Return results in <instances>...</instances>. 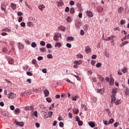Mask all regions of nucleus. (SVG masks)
Masks as SVG:
<instances>
[{
	"mask_svg": "<svg viewBox=\"0 0 129 129\" xmlns=\"http://www.w3.org/2000/svg\"><path fill=\"white\" fill-rule=\"evenodd\" d=\"M66 46L68 47V48H71V47H72V45L70 43H67Z\"/></svg>",
	"mask_w": 129,
	"mask_h": 129,
	"instance_id": "680f3d73",
	"label": "nucleus"
},
{
	"mask_svg": "<svg viewBox=\"0 0 129 129\" xmlns=\"http://www.w3.org/2000/svg\"><path fill=\"white\" fill-rule=\"evenodd\" d=\"M102 91H103V90L102 89L97 90V93H100V94H102Z\"/></svg>",
	"mask_w": 129,
	"mask_h": 129,
	"instance_id": "e433bc0d",
	"label": "nucleus"
},
{
	"mask_svg": "<svg viewBox=\"0 0 129 129\" xmlns=\"http://www.w3.org/2000/svg\"><path fill=\"white\" fill-rule=\"evenodd\" d=\"M97 10L99 13H102L103 12V8H102V7L101 6H98Z\"/></svg>",
	"mask_w": 129,
	"mask_h": 129,
	"instance_id": "423d86ee",
	"label": "nucleus"
},
{
	"mask_svg": "<svg viewBox=\"0 0 129 129\" xmlns=\"http://www.w3.org/2000/svg\"><path fill=\"white\" fill-rule=\"evenodd\" d=\"M123 11V8H122V7H120L118 9V13L119 14H121V13H122Z\"/></svg>",
	"mask_w": 129,
	"mask_h": 129,
	"instance_id": "cd10ccee",
	"label": "nucleus"
},
{
	"mask_svg": "<svg viewBox=\"0 0 129 129\" xmlns=\"http://www.w3.org/2000/svg\"><path fill=\"white\" fill-rule=\"evenodd\" d=\"M69 10H70L69 7H66L65 9L66 13H68V12H69Z\"/></svg>",
	"mask_w": 129,
	"mask_h": 129,
	"instance_id": "69168bd1",
	"label": "nucleus"
},
{
	"mask_svg": "<svg viewBox=\"0 0 129 129\" xmlns=\"http://www.w3.org/2000/svg\"><path fill=\"white\" fill-rule=\"evenodd\" d=\"M125 94L126 96L128 95L129 94V89L127 88H126L125 90Z\"/></svg>",
	"mask_w": 129,
	"mask_h": 129,
	"instance_id": "473e14b6",
	"label": "nucleus"
},
{
	"mask_svg": "<svg viewBox=\"0 0 129 129\" xmlns=\"http://www.w3.org/2000/svg\"><path fill=\"white\" fill-rule=\"evenodd\" d=\"M7 97L9 99H13L16 97V94L14 93V92H11L7 95Z\"/></svg>",
	"mask_w": 129,
	"mask_h": 129,
	"instance_id": "f03ea898",
	"label": "nucleus"
},
{
	"mask_svg": "<svg viewBox=\"0 0 129 129\" xmlns=\"http://www.w3.org/2000/svg\"><path fill=\"white\" fill-rule=\"evenodd\" d=\"M43 56H38L37 57V60H38V61H41V60H43Z\"/></svg>",
	"mask_w": 129,
	"mask_h": 129,
	"instance_id": "052dcab7",
	"label": "nucleus"
},
{
	"mask_svg": "<svg viewBox=\"0 0 129 129\" xmlns=\"http://www.w3.org/2000/svg\"><path fill=\"white\" fill-rule=\"evenodd\" d=\"M77 57L78 58H81V59H82V58H83V55L79 53V54L77 55Z\"/></svg>",
	"mask_w": 129,
	"mask_h": 129,
	"instance_id": "79ce46f5",
	"label": "nucleus"
},
{
	"mask_svg": "<svg viewBox=\"0 0 129 129\" xmlns=\"http://www.w3.org/2000/svg\"><path fill=\"white\" fill-rule=\"evenodd\" d=\"M118 92V89L116 88H114L112 89L111 93L112 95H111V104H113V102L116 100V98H115V94L117 93Z\"/></svg>",
	"mask_w": 129,
	"mask_h": 129,
	"instance_id": "f257e3e1",
	"label": "nucleus"
},
{
	"mask_svg": "<svg viewBox=\"0 0 129 129\" xmlns=\"http://www.w3.org/2000/svg\"><path fill=\"white\" fill-rule=\"evenodd\" d=\"M33 91L34 92H36V93H39V91H40V90L38 89H33Z\"/></svg>",
	"mask_w": 129,
	"mask_h": 129,
	"instance_id": "a19ab883",
	"label": "nucleus"
},
{
	"mask_svg": "<svg viewBox=\"0 0 129 129\" xmlns=\"http://www.w3.org/2000/svg\"><path fill=\"white\" fill-rule=\"evenodd\" d=\"M114 38H115V36L111 35V36L107 37L105 39H104V41H110L112 40Z\"/></svg>",
	"mask_w": 129,
	"mask_h": 129,
	"instance_id": "7ed1b4c3",
	"label": "nucleus"
},
{
	"mask_svg": "<svg viewBox=\"0 0 129 129\" xmlns=\"http://www.w3.org/2000/svg\"><path fill=\"white\" fill-rule=\"evenodd\" d=\"M77 96H75V97H73L72 100H73L74 101H76V100H77Z\"/></svg>",
	"mask_w": 129,
	"mask_h": 129,
	"instance_id": "e2e57ef3",
	"label": "nucleus"
},
{
	"mask_svg": "<svg viewBox=\"0 0 129 129\" xmlns=\"http://www.w3.org/2000/svg\"><path fill=\"white\" fill-rule=\"evenodd\" d=\"M3 31L5 32H8V33H10L11 32V29H9V28H6L3 29Z\"/></svg>",
	"mask_w": 129,
	"mask_h": 129,
	"instance_id": "ea45409f",
	"label": "nucleus"
},
{
	"mask_svg": "<svg viewBox=\"0 0 129 129\" xmlns=\"http://www.w3.org/2000/svg\"><path fill=\"white\" fill-rule=\"evenodd\" d=\"M129 39V34H127V35H125V37H124L123 38L121 39L122 42H123L125 40H128Z\"/></svg>",
	"mask_w": 129,
	"mask_h": 129,
	"instance_id": "6ab92c4d",
	"label": "nucleus"
},
{
	"mask_svg": "<svg viewBox=\"0 0 129 129\" xmlns=\"http://www.w3.org/2000/svg\"><path fill=\"white\" fill-rule=\"evenodd\" d=\"M18 47L19 49H20L21 50H24V45H23V44L19 42L18 44Z\"/></svg>",
	"mask_w": 129,
	"mask_h": 129,
	"instance_id": "0eeeda50",
	"label": "nucleus"
},
{
	"mask_svg": "<svg viewBox=\"0 0 129 129\" xmlns=\"http://www.w3.org/2000/svg\"><path fill=\"white\" fill-rule=\"evenodd\" d=\"M76 27L77 29H79L81 27V22L77 21L76 22Z\"/></svg>",
	"mask_w": 129,
	"mask_h": 129,
	"instance_id": "1a4fd4ad",
	"label": "nucleus"
},
{
	"mask_svg": "<svg viewBox=\"0 0 129 129\" xmlns=\"http://www.w3.org/2000/svg\"><path fill=\"white\" fill-rule=\"evenodd\" d=\"M46 48H47L48 49H51V48H52V45H51L50 44L47 43L46 44Z\"/></svg>",
	"mask_w": 129,
	"mask_h": 129,
	"instance_id": "58836bf2",
	"label": "nucleus"
},
{
	"mask_svg": "<svg viewBox=\"0 0 129 129\" xmlns=\"http://www.w3.org/2000/svg\"><path fill=\"white\" fill-rule=\"evenodd\" d=\"M82 110L83 111H86L87 110V107L85 104L81 105Z\"/></svg>",
	"mask_w": 129,
	"mask_h": 129,
	"instance_id": "9b49d317",
	"label": "nucleus"
},
{
	"mask_svg": "<svg viewBox=\"0 0 129 129\" xmlns=\"http://www.w3.org/2000/svg\"><path fill=\"white\" fill-rule=\"evenodd\" d=\"M128 43H129L128 41H123L122 43H121L120 44V47H123V46H124V45H127V44H128Z\"/></svg>",
	"mask_w": 129,
	"mask_h": 129,
	"instance_id": "f8f14e48",
	"label": "nucleus"
},
{
	"mask_svg": "<svg viewBox=\"0 0 129 129\" xmlns=\"http://www.w3.org/2000/svg\"><path fill=\"white\" fill-rule=\"evenodd\" d=\"M78 17L80 19L82 18V13H79Z\"/></svg>",
	"mask_w": 129,
	"mask_h": 129,
	"instance_id": "338daca9",
	"label": "nucleus"
},
{
	"mask_svg": "<svg viewBox=\"0 0 129 129\" xmlns=\"http://www.w3.org/2000/svg\"><path fill=\"white\" fill-rule=\"evenodd\" d=\"M118 124H119V123L118 122H116L114 123V126H115V127H117Z\"/></svg>",
	"mask_w": 129,
	"mask_h": 129,
	"instance_id": "8fccbe9b",
	"label": "nucleus"
},
{
	"mask_svg": "<svg viewBox=\"0 0 129 129\" xmlns=\"http://www.w3.org/2000/svg\"><path fill=\"white\" fill-rule=\"evenodd\" d=\"M15 123L16 124V125H18L19 126H24V122H16L15 121Z\"/></svg>",
	"mask_w": 129,
	"mask_h": 129,
	"instance_id": "6e6552de",
	"label": "nucleus"
},
{
	"mask_svg": "<svg viewBox=\"0 0 129 129\" xmlns=\"http://www.w3.org/2000/svg\"><path fill=\"white\" fill-rule=\"evenodd\" d=\"M11 6L12 9L13 10H16V9H17V5L14 3H11Z\"/></svg>",
	"mask_w": 129,
	"mask_h": 129,
	"instance_id": "aec40b11",
	"label": "nucleus"
},
{
	"mask_svg": "<svg viewBox=\"0 0 129 129\" xmlns=\"http://www.w3.org/2000/svg\"><path fill=\"white\" fill-rule=\"evenodd\" d=\"M15 112H16V113H20L21 110H20L19 108H16L15 110Z\"/></svg>",
	"mask_w": 129,
	"mask_h": 129,
	"instance_id": "c03bdc74",
	"label": "nucleus"
},
{
	"mask_svg": "<svg viewBox=\"0 0 129 129\" xmlns=\"http://www.w3.org/2000/svg\"><path fill=\"white\" fill-rule=\"evenodd\" d=\"M73 111L74 113H78V112H79V110L76 108H75L73 109Z\"/></svg>",
	"mask_w": 129,
	"mask_h": 129,
	"instance_id": "bb28decb",
	"label": "nucleus"
},
{
	"mask_svg": "<svg viewBox=\"0 0 129 129\" xmlns=\"http://www.w3.org/2000/svg\"><path fill=\"white\" fill-rule=\"evenodd\" d=\"M55 47H61V43H56L55 45Z\"/></svg>",
	"mask_w": 129,
	"mask_h": 129,
	"instance_id": "3c124183",
	"label": "nucleus"
},
{
	"mask_svg": "<svg viewBox=\"0 0 129 129\" xmlns=\"http://www.w3.org/2000/svg\"><path fill=\"white\" fill-rule=\"evenodd\" d=\"M74 77H76V78H77V80H78V81H80V80H81V78H80V77H79V76H77L76 75H74Z\"/></svg>",
	"mask_w": 129,
	"mask_h": 129,
	"instance_id": "c9c22d12",
	"label": "nucleus"
},
{
	"mask_svg": "<svg viewBox=\"0 0 129 129\" xmlns=\"http://www.w3.org/2000/svg\"><path fill=\"white\" fill-rule=\"evenodd\" d=\"M77 7L79 9V10H80V12L82 11V6H81V4L78 3L77 4Z\"/></svg>",
	"mask_w": 129,
	"mask_h": 129,
	"instance_id": "5701e85b",
	"label": "nucleus"
},
{
	"mask_svg": "<svg viewBox=\"0 0 129 129\" xmlns=\"http://www.w3.org/2000/svg\"><path fill=\"white\" fill-rule=\"evenodd\" d=\"M80 35H81V36H83V35H84V31L83 30H81Z\"/></svg>",
	"mask_w": 129,
	"mask_h": 129,
	"instance_id": "774afa93",
	"label": "nucleus"
},
{
	"mask_svg": "<svg viewBox=\"0 0 129 129\" xmlns=\"http://www.w3.org/2000/svg\"><path fill=\"white\" fill-rule=\"evenodd\" d=\"M41 116H42V117L43 118H48V117H49V114H47V113H42L41 114Z\"/></svg>",
	"mask_w": 129,
	"mask_h": 129,
	"instance_id": "f3484780",
	"label": "nucleus"
},
{
	"mask_svg": "<svg viewBox=\"0 0 129 129\" xmlns=\"http://www.w3.org/2000/svg\"><path fill=\"white\" fill-rule=\"evenodd\" d=\"M114 103L116 104V105H119L121 103V102H120V100H117L113 102V104Z\"/></svg>",
	"mask_w": 129,
	"mask_h": 129,
	"instance_id": "dca6fc26",
	"label": "nucleus"
},
{
	"mask_svg": "<svg viewBox=\"0 0 129 129\" xmlns=\"http://www.w3.org/2000/svg\"><path fill=\"white\" fill-rule=\"evenodd\" d=\"M43 93L44 94V96L45 97H48V95H49V91L47 89L45 90L43 92Z\"/></svg>",
	"mask_w": 129,
	"mask_h": 129,
	"instance_id": "ddd939ff",
	"label": "nucleus"
},
{
	"mask_svg": "<svg viewBox=\"0 0 129 129\" xmlns=\"http://www.w3.org/2000/svg\"><path fill=\"white\" fill-rule=\"evenodd\" d=\"M67 41H74V37L72 36H69L67 38Z\"/></svg>",
	"mask_w": 129,
	"mask_h": 129,
	"instance_id": "a878e982",
	"label": "nucleus"
},
{
	"mask_svg": "<svg viewBox=\"0 0 129 129\" xmlns=\"http://www.w3.org/2000/svg\"><path fill=\"white\" fill-rule=\"evenodd\" d=\"M85 52H86V53H90V52H91V49L90 48V47H89V46H87L86 47Z\"/></svg>",
	"mask_w": 129,
	"mask_h": 129,
	"instance_id": "2eb2a0df",
	"label": "nucleus"
},
{
	"mask_svg": "<svg viewBox=\"0 0 129 129\" xmlns=\"http://www.w3.org/2000/svg\"><path fill=\"white\" fill-rule=\"evenodd\" d=\"M59 126L60 127H63V126H64V123H63V122H60L59 123Z\"/></svg>",
	"mask_w": 129,
	"mask_h": 129,
	"instance_id": "49530a36",
	"label": "nucleus"
},
{
	"mask_svg": "<svg viewBox=\"0 0 129 129\" xmlns=\"http://www.w3.org/2000/svg\"><path fill=\"white\" fill-rule=\"evenodd\" d=\"M59 30H60V31H63V32L66 31V28L63 26H60L59 28H58Z\"/></svg>",
	"mask_w": 129,
	"mask_h": 129,
	"instance_id": "393cba45",
	"label": "nucleus"
},
{
	"mask_svg": "<svg viewBox=\"0 0 129 129\" xmlns=\"http://www.w3.org/2000/svg\"><path fill=\"white\" fill-rule=\"evenodd\" d=\"M75 4V3L73 1H71L70 2V6H74Z\"/></svg>",
	"mask_w": 129,
	"mask_h": 129,
	"instance_id": "4d7b16f0",
	"label": "nucleus"
},
{
	"mask_svg": "<svg viewBox=\"0 0 129 129\" xmlns=\"http://www.w3.org/2000/svg\"><path fill=\"white\" fill-rule=\"evenodd\" d=\"M125 24V20H121L120 21V25H124Z\"/></svg>",
	"mask_w": 129,
	"mask_h": 129,
	"instance_id": "a18cd8bd",
	"label": "nucleus"
},
{
	"mask_svg": "<svg viewBox=\"0 0 129 129\" xmlns=\"http://www.w3.org/2000/svg\"><path fill=\"white\" fill-rule=\"evenodd\" d=\"M74 64L75 65H80V64H82V60H75L74 61Z\"/></svg>",
	"mask_w": 129,
	"mask_h": 129,
	"instance_id": "9d476101",
	"label": "nucleus"
},
{
	"mask_svg": "<svg viewBox=\"0 0 129 129\" xmlns=\"http://www.w3.org/2000/svg\"><path fill=\"white\" fill-rule=\"evenodd\" d=\"M96 67H97V68H99V67H101V63L100 62H98L96 64Z\"/></svg>",
	"mask_w": 129,
	"mask_h": 129,
	"instance_id": "864d4df0",
	"label": "nucleus"
},
{
	"mask_svg": "<svg viewBox=\"0 0 129 129\" xmlns=\"http://www.w3.org/2000/svg\"><path fill=\"white\" fill-rule=\"evenodd\" d=\"M26 74H27V75H28V76H33V74L31 73L30 72H27L26 73Z\"/></svg>",
	"mask_w": 129,
	"mask_h": 129,
	"instance_id": "de8ad7c7",
	"label": "nucleus"
},
{
	"mask_svg": "<svg viewBox=\"0 0 129 129\" xmlns=\"http://www.w3.org/2000/svg\"><path fill=\"white\" fill-rule=\"evenodd\" d=\"M53 39L54 41H58L59 40V35L58 34H55L53 36Z\"/></svg>",
	"mask_w": 129,
	"mask_h": 129,
	"instance_id": "a211bd4d",
	"label": "nucleus"
},
{
	"mask_svg": "<svg viewBox=\"0 0 129 129\" xmlns=\"http://www.w3.org/2000/svg\"><path fill=\"white\" fill-rule=\"evenodd\" d=\"M32 63L34 65H37V60L36 59H33L32 61Z\"/></svg>",
	"mask_w": 129,
	"mask_h": 129,
	"instance_id": "37998d69",
	"label": "nucleus"
},
{
	"mask_svg": "<svg viewBox=\"0 0 129 129\" xmlns=\"http://www.w3.org/2000/svg\"><path fill=\"white\" fill-rule=\"evenodd\" d=\"M8 62H9V64H14V63H15V61H14V59H13L11 57L9 58Z\"/></svg>",
	"mask_w": 129,
	"mask_h": 129,
	"instance_id": "4468645a",
	"label": "nucleus"
},
{
	"mask_svg": "<svg viewBox=\"0 0 129 129\" xmlns=\"http://www.w3.org/2000/svg\"><path fill=\"white\" fill-rule=\"evenodd\" d=\"M88 124L90 125V126H91V127H94L95 126V123L91 121L89 122Z\"/></svg>",
	"mask_w": 129,
	"mask_h": 129,
	"instance_id": "412c9836",
	"label": "nucleus"
},
{
	"mask_svg": "<svg viewBox=\"0 0 129 129\" xmlns=\"http://www.w3.org/2000/svg\"><path fill=\"white\" fill-rule=\"evenodd\" d=\"M27 26L28 27H32V26H33V23H32V22H28L27 23Z\"/></svg>",
	"mask_w": 129,
	"mask_h": 129,
	"instance_id": "13d9d810",
	"label": "nucleus"
},
{
	"mask_svg": "<svg viewBox=\"0 0 129 129\" xmlns=\"http://www.w3.org/2000/svg\"><path fill=\"white\" fill-rule=\"evenodd\" d=\"M114 122V119L113 118H111L108 121L109 124H111V123H113Z\"/></svg>",
	"mask_w": 129,
	"mask_h": 129,
	"instance_id": "2f4dec72",
	"label": "nucleus"
},
{
	"mask_svg": "<svg viewBox=\"0 0 129 129\" xmlns=\"http://www.w3.org/2000/svg\"><path fill=\"white\" fill-rule=\"evenodd\" d=\"M86 14L87 16H88V17H90L91 18H92V17H93V13L90 11H87L86 12Z\"/></svg>",
	"mask_w": 129,
	"mask_h": 129,
	"instance_id": "39448f33",
	"label": "nucleus"
},
{
	"mask_svg": "<svg viewBox=\"0 0 129 129\" xmlns=\"http://www.w3.org/2000/svg\"><path fill=\"white\" fill-rule=\"evenodd\" d=\"M67 21L68 22V23H71V22H72V19H71V17H70V16H68L67 18Z\"/></svg>",
	"mask_w": 129,
	"mask_h": 129,
	"instance_id": "c756f323",
	"label": "nucleus"
},
{
	"mask_svg": "<svg viewBox=\"0 0 129 129\" xmlns=\"http://www.w3.org/2000/svg\"><path fill=\"white\" fill-rule=\"evenodd\" d=\"M58 6L62 7V6L64 5V3H63V1H62V0H59V3H58Z\"/></svg>",
	"mask_w": 129,
	"mask_h": 129,
	"instance_id": "72a5a7b5",
	"label": "nucleus"
},
{
	"mask_svg": "<svg viewBox=\"0 0 129 129\" xmlns=\"http://www.w3.org/2000/svg\"><path fill=\"white\" fill-rule=\"evenodd\" d=\"M47 57L48 58V59H52L53 58V56H52V54H48Z\"/></svg>",
	"mask_w": 129,
	"mask_h": 129,
	"instance_id": "09e8293b",
	"label": "nucleus"
},
{
	"mask_svg": "<svg viewBox=\"0 0 129 129\" xmlns=\"http://www.w3.org/2000/svg\"><path fill=\"white\" fill-rule=\"evenodd\" d=\"M40 51L42 52V53H44V52H46V49L45 48L42 47L40 49Z\"/></svg>",
	"mask_w": 129,
	"mask_h": 129,
	"instance_id": "f704fd0d",
	"label": "nucleus"
},
{
	"mask_svg": "<svg viewBox=\"0 0 129 129\" xmlns=\"http://www.w3.org/2000/svg\"><path fill=\"white\" fill-rule=\"evenodd\" d=\"M83 124V122L81 120L78 121V125H82Z\"/></svg>",
	"mask_w": 129,
	"mask_h": 129,
	"instance_id": "bf43d9fd",
	"label": "nucleus"
},
{
	"mask_svg": "<svg viewBox=\"0 0 129 129\" xmlns=\"http://www.w3.org/2000/svg\"><path fill=\"white\" fill-rule=\"evenodd\" d=\"M122 72H123L124 74L126 73V72H127V68L125 67L123 68L122 70Z\"/></svg>",
	"mask_w": 129,
	"mask_h": 129,
	"instance_id": "7c9ffc66",
	"label": "nucleus"
},
{
	"mask_svg": "<svg viewBox=\"0 0 129 129\" xmlns=\"http://www.w3.org/2000/svg\"><path fill=\"white\" fill-rule=\"evenodd\" d=\"M46 101H47V102H51V101H52V99H51V98L48 97L46 98Z\"/></svg>",
	"mask_w": 129,
	"mask_h": 129,
	"instance_id": "6e6d98bb",
	"label": "nucleus"
},
{
	"mask_svg": "<svg viewBox=\"0 0 129 129\" xmlns=\"http://www.w3.org/2000/svg\"><path fill=\"white\" fill-rule=\"evenodd\" d=\"M54 107V104H52L49 108V110H51L52 108Z\"/></svg>",
	"mask_w": 129,
	"mask_h": 129,
	"instance_id": "0e129e2a",
	"label": "nucleus"
},
{
	"mask_svg": "<svg viewBox=\"0 0 129 129\" xmlns=\"http://www.w3.org/2000/svg\"><path fill=\"white\" fill-rule=\"evenodd\" d=\"M70 12V14H71V15H73V14H74V13H75V11L74 10V8H71Z\"/></svg>",
	"mask_w": 129,
	"mask_h": 129,
	"instance_id": "c85d7f7f",
	"label": "nucleus"
},
{
	"mask_svg": "<svg viewBox=\"0 0 129 129\" xmlns=\"http://www.w3.org/2000/svg\"><path fill=\"white\" fill-rule=\"evenodd\" d=\"M113 83H114V79H113V78H110L109 81L110 85H113Z\"/></svg>",
	"mask_w": 129,
	"mask_h": 129,
	"instance_id": "4be33fe9",
	"label": "nucleus"
},
{
	"mask_svg": "<svg viewBox=\"0 0 129 129\" xmlns=\"http://www.w3.org/2000/svg\"><path fill=\"white\" fill-rule=\"evenodd\" d=\"M24 109L26 111L32 110V109H33V105L30 106H26L24 107Z\"/></svg>",
	"mask_w": 129,
	"mask_h": 129,
	"instance_id": "20e7f679",
	"label": "nucleus"
},
{
	"mask_svg": "<svg viewBox=\"0 0 129 129\" xmlns=\"http://www.w3.org/2000/svg\"><path fill=\"white\" fill-rule=\"evenodd\" d=\"M17 15L19 17H21V16H23V13L22 12H18L17 13Z\"/></svg>",
	"mask_w": 129,
	"mask_h": 129,
	"instance_id": "5fc2aeb1",
	"label": "nucleus"
},
{
	"mask_svg": "<svg viewBox=\"0 0 129 129\" xmlns=\"http://www.w3.org/2000/svg\"><path fill=\"white\" fill-rule=\"evenodd\" d=\"M31 47H32V48H35V47H37V44L35 42H32L31 44Z\"/></svg>",
	"mask_w": 129,
	"mask_h": 129,
	"instance_id": "4c0bfd02",
	"label": "nucleus"
},
{
	"mask_svg": "<svg viewBox=\"0 0 129 129\" xmlns=\"http://www.w3.org/2000/svg\"><path fill=\"white\" fill-rule=\"evenodd\" d=\"M45 7L44 5H41L38 6V8L40 10V11H41V12L43 11V10H44V9H45Z\"/></svg>",
	"mask_w": 129,
	"mask_h": 129,
	"instance_id": "b1692460",
	"label": "nucleus"
},
{
	"mask_svg": "<svg viewBox=\"0 0 129 129\" xmlns=\"http://www.w3.org/2000/svg\"><path fill=\"white\" fill-rule=\"evenodd\" d=\"M40 45H41V46H45V45H46V43H45V42L43 41H40Z\"/></svg>",
	"mask_w": 129,
	"mask_h": 129,
	"instance_id": "603ef678",
	"label": "nucleus"
}]
</instances>
